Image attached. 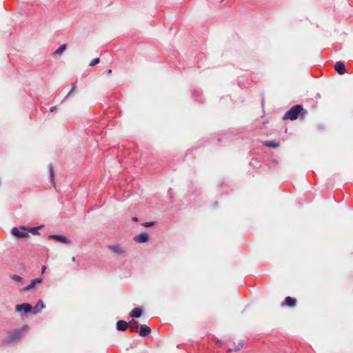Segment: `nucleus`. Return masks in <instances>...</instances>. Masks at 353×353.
Here are the masks:
<instances>
[{
    "label": "nucleus",
    "instance_id": "obj_27",
    "mask_svg": "<svg viewBox=\"0 0 353 353\" xmlns=\"http://www.w3.org/2000/svg\"><path fill=\"white\" fill-rule=\"evenodd\" d=\"M107 73L108 75H110L112 74V70L111 69H109L108 71H107Z\"/></svg>",
    "mask_w": 353,
    "mask_h": 353
},
{
    "label": "nucleus",
    "instance_id": "obj_25",
    "mask_svg": "<svg viewBox=\"0 0 353 353\" xmlns=\"http://www.w3.org/2000/svg\"><path fill=\"white\" fill-rule=\"evenodd\" d=\"M56 109H57L56 106H52V107L50 108V112H54Z\"/></svg>",
    "mask_w": 353,
    "mask_h": 353
},
{
    "label": "nucleus",
    "instance_id": "obj_21",
    "mask_svg": "<svg viewBox=\"0 0 353 353\" xmlns=\"http://www.w3.org/2000/svg\"><path fill=\"white\" fill-rule=\"evenodd\" d=\"M100 62V59L99 58H95L89 64V65L90 67H94L97 64H98Z\"/></svg>",
    "mask_w": 353,
    "mask_h": 353
},
{
    "label": "nucleus",
    "instance_id": "obj_26",
    "mask_svg": "<svg viewBox=\"0 0 353 353\" xmlns=\"http://www.w3.org/2000/svg\"><path fill=\"white\" fill-rule=\"evenodd\" d=\"M132 221H134V222H137V221H138V218H137V217H136V216H134V217H133V218L132 219Z\"/></svg>",
    "mask_w": 353,
    "mask_h": 353
},
{
    "label": "nucleus",
    "instance_id": "obj_5",
    "mask_svg": "<svg viewBox=\"0 0 353 353\" xmlns=\"http://www.w3.org/2000/svg\"><path fill=\"white\" fill-rule=\"evenodd\" d=\"M49 238L56 240V241L61 242L62 243H64V244L69 245V244H71V243H72V241L69 239H68L67 237H65V236H63V235L51 234L49 236Z\"/></svg>",
    "mask_w": 353,
    "mask_h": 353
},
{
    "label": "nucleus",
    "instance_id": "obj_8",
    "mask_svg": "<svg viewBox=\"0 0 353 353\" xmlns=\"http://www.w3.org/2000/svg\"><path fill=\"white\" fill-rule=\"evenodd\" d=\"M334 69L339 74H343L346 72L345 64L342 61H337L335 63Z\"/></svg>",
    "mask_w": 353,
    "mask_h": 353
},
{
    "label": "nucleus",
    "instance_id": "obj_4",
    "mask_svg": "<svg viewBox=\"0 0 353 353\" xmlns=\"http://www.w3.org/2000/svg\"><path fill=\"white\" fill-rule=\"evenodd\" d=\"M15 311L18 312H23L25 313H32V306L27 303L18 304L15 306Z\"/></svg>",
    "mask_w": 353,
    "mask_h": 353
},
{
    "label": "nucleus",
    "instance_id": "obj_3",
    "mask_svg": "<svg viewBox=\"0 0 353 353\" xmlns=\"http://www.w3.org/2000/svg\"><path fill=\"white\" fill-rule=\"evenodd\" d=\"M11 234L18 239H23L29 236L28 232L26 228H21V230H19L17 228H13L11 230Z\"/></svg>",
    "mask_w": 353,
    "mask_h": 353
},
{
    "label": "nucleus",
    "instance_id": "obj_23",
    "mask_svg": "<svg viewBox=\"0 0 353 353\" xmlns=\"http://www.w3.org/2000/svg\"><path fill=\"white\" fill-rule=\"evenodd\" d=\"M243 346V342H240V343H239V345L234 348V350L238 351V350H239L241 349V347H242Z\"/></svg>",
    "mask_w": 353,
    "mask_h": 353
},
{
    "label": "nucleus",
    "instance_id": "obj_11",
    "mask_svg": "<svg viewBox=\"0 0 353 353\" xmlns=\"http://www.w3.org/2000/svg\"><path fill=\"white\" fill-rule=\"evenodd\" d=\"M42 281H43V279L41 278H37V279L32 280L31 283L28 285H27L23 288V291L26 292V291H28V290L32 289L33 288H34V286L37 284L41 283Z\"/></svg>",
    "mask_w": 353,
    "mask_h": 353
},
{
    "label": "nucleus",
    "instance_id": "obj_10",
    "mask_svg": "<svg viewBox=\"0 0 353 353\" xmlns=\"http://www.w3.org/2000/svg\"><path fill=\"white\" fill-rule=\"evenodd\" d=\"M296 299L291 296H287L284 302L281 304L282 306L287 305L288 307H294L296 304Z\"/></svg>",
    "mask_w": 353,
    "mask_h": 353
},
{
    "label": "nucleus",
    "instance_id": "obj_22",
    "mask_svg": "<svg viewBox=\"0 0 353 353\" xmlns=\"http://www.w3.org/2000/svg\"><path fill=\"white\" fill-rule=\"evenodd\" d=\"M72 87L71 90H70V92L68 93V94H67L66 97H68L69 95H70V94H72V93L75 90V88H76V84H75V83H73L72 84Z\"/></svg>",
    "mask_w": 353,
    "mask_h": 353
},
{
    "label": "nucleus",
    "instance_id": "obj_6",
    "mask_svg": "<svg viewBox=\"0 0 353 353\" xmlns=\"http://www.w3.org/2000/svg\"><path fill=\"white\" fill-rule=\"evenodd\" d=\"M108 248L110 250H111L112 252H113L114 253H115L118 255H122L125 253V250L123 248V247H121L119 244L110 245H108Z\"/></svg>",
    "mask_w": 353,
    "mask_h": 353
},
{
    "label": "nucleus",
    "instance_id": "obj_15",
    "mask_svg": "<svg viewBox=\"0 0 353 353\" xmlns=\"http://www.w3.org/2000/svg\"><path fill=\"white\" fill-rule=\"evenodd\" d=\"M129 324L130 325V332H138V329L139 327V323L137 321H135L134 319H132L129 322Z\"/></svg>",
    "mask_w": 353,
    "mask_h": 353
},
{
    "label": "nucleus",
    "instance_id": "obj_31",
    "mask_svg": "<svg viewBox=\"0 0 353 353\" xmlns=\"http://www.w3.org/2000/svg\"><path fill=\"white\" fill-rule=\"evenodd\" d=\"M232 349H229V350H228V352H232Z\"/></svg>",
    "mask_w": 353,
    "mask_h": 353
},
{
    "label": "nucleus",
    "instance_id": "obj_14",
    "mask_svg": "<svg viewBox=\"0 0 353 353\" xmlns=\"http://www.w3.org/2000/svg\"><path fill=\"white\" fill-rule=\"evenodd\" d=\"M142 310L139 307L134 308L130 313V316L133 318H139L142 314Z\"/></svg>",
    "mask_w": 353,
    "mask_h": 353
},
{
    "label": "nucleus",
    "instance_id": "obj_28",
    "mask_svg": "<svg viewBox=\"0 0 353 353\" xmlns=\"http://www.w3.org/2000/svg\"><path fill=\"white\" fill-rule=\"evenodd\" d=\"M45 270H46V267H45V266H43V267H42V270H41V273H42V274H43V273H44V272H45Z\"/></svg>",
    "mask_w": 353,
    "mask_h": 353
},
{
    "label": "nucleus",
    "instance_id": "obj_9",
    "mask_svg": "<svg viewBox=\"0 0 353 353\" xmlns=\"http://www.w3.org/2000/svg\"><path fill=\"white\" fill-rule=\"evenodd\" d=\"M151 332V329L149 326L146 325H141L139 327V335L141 336H146L149 335Z\"/></svg>",
    "mask_w": 353,
    "mask_h": 353
},
{
    "label": "nucleus",
    "instance_id": "obj_12",
    "mask_svg": "<svg viewBox=\"0 0 353 353\" xmlns=\"http://www.w3.org/2000/svg\"><path fill=\"white\" fill-rule=\"evenodd\" d=\"M44 307V303L41 300H39L37 305L34 307H32V313L34 314H37L41 312V310Z\"/></svg>",
    "mask_w": 353,
    "mask_h": 353
},
{
    "label": "nucleus",
    "instance_id": "obj_20",
    "mask_svg": "<svg viewBox=\"0 0 353 353\" xmlns=\"http://www.w3.org/2000/svg\"><path fill=\"white\" fill-rule=\"evenodd\" d=\"M11 278L12 280H14V281H17V282H21L23 281V278L17 274L11 275Z\"/></svg>",
    "mask_w": 353,
    "mask_h": 353
},
{
    "label": "nucleus",
    "instance_id": "obj_30",
    "mask_svg": "<svg viewBox=\"0 0 353 353\" xmlns=\"http://www.w3.org/2000/svg\"><path fill=\"white\" fill-rule=\"evenodd\" d=\"M75 260H76V259H75V257H74V256H73V257L72 258V261L73 262H74V261H75Z\"/></svg>",
    "mask_w": 353,
    "mask_h": 353
},
{
    "label": "nucleus",
    "instance_id": "obj_24",
    "mask_svg": "<svg viewBox=\"0 0 353 353\" xmlns=\"http://www.w3.org/2000/svg\"><path fill=\"white\" fill-rule=\"evenodd\" d=\"M153 225H154V222H145V223H143V225L145 227H150Z\"/></svg>",
    "mask_w": 353,
    "mask_h": 353
},
{
    "label": "nucleus",
    "instance_id": "obj_19",
    "mask_svg": "<svg viewBox=\"0 0 353 353\" xmlns=\"http://www.w3.org/2000/svg\"><path fill=\"white\" fill-rule=\"evenodd\" d=\"M48 168H49V171H50V179H51V181L54 183V171H53V167H52V164H50L48 165Z\"/></svg>",
    "mask_w": 353,
    "mask_h": 353
},
{
    "label": "nucleus",
    "instance_id": "obj_2",
    "mask_svg": "<svg viewBox=\"0 0 353 353\" xmlns=\"http://www.w3.org/2000/svg\"><path fill=\"white\" fill-rule=\"evenodd\" d=\"M28 329V325H24L21 329H16L12 332H11L8 336L3 341V343L8 344L14 342L19 341L23 335V333L27 331Z\"/></svg>",
    "mask_w": 353,
    "mask_h": 353
},
{
    "label": "nucleus",
    "instance_id": "obj_13",
    "mask_svg": "<svg viewBox=\"0 0 353 353\" xmlns=\"http://www.w3.org/2000/svg\"><path fill=\"white\" fill-rule=\"evenodd\" d=\"M128 323L125 321L120 320L117 323V329L119 331H125L128 328Z\"/></svg>",
    "mask_w": 353,
    "mask_h": 353
},
{
    "label": "nucleus",
    "instance_id": "obj_18",
    "mask_svg": "<svg viewBox=\"0 0 353 353\" xmlns=\"http://www.w3.org/2000/svg\"><path fill=\"white\" fill-rule=\"evenodd\" d=\"M42 228V226H39V227H34V228H30L29 229V232H31L32 234L34 235H37L39 234V230Z\"/></svg>",
    "mask_w": 353,
    "mask_h": 353
},
{
    "label": "nucleus",
    "instance_id": "obj_29",
    "mask_svg": "<svg viewBox=\"0 0 353 353\" xmlns=\"http://www.w3.org/2000/svg\"><path fill=\"white\" fill-rule=\"evenodd\" d=\"M216 343H221V341H220L219 339H216Z\"/></svg>",
    "mask_w": 353,
    "mask_h": 353
},
{
    "label": "nucleus",
    "instance_id": "obj_17",
    "mask_svg": "<svg viewBox=\"0 0 353 353\" xmlns=\"http://www.w3.org/2000/svg\"><path fill=\"white\" fill-rule=\"evenodd\" d=\"M263 145L272 148H276L279 147V144L276 143L275 141H266L263 143Z\"/></svg>",
    "mask_w": 353,
    "mask_h": 353
},
{
    "label": "nucleus",
    "instance_id": "obj_1",
    "mask_svg": "<svg viewBox=\"0 0 353 353\" xmlns=\"http://www.w3.org/2000/svg\"><path fill=\"white\" fill-rule=\"evenodd\" d=\"M307 114L301 105H295L292 106L284 115L283 119L295 120L299 116L303 117Z\"/></svg>",
    "mask_w": 353,
    "mask_h": 353
},
{
    "label": "nucleus",
    "instance_id": "obj_7",
    "mask_svg": "<svg viewBox=\"0 0 353 353\" xmlns=\"http://www.w3.org/2000/svg\"><path fill=\"white\" fill-rule=\"evenodd\" d=\"M149 240V235L146 232H141L134 237V241L137 243H145Z\"/></svg>",
    "mask_w": 353,
    "mask_h": 353
},
{
    "label": "nucleus",
    "instance_id": "obj_16",
    "mask_svg": "<svg viewBox=\"0 0 353 353\" xmlns=\"http://www.w3.org/2000/svg\"><path fill=\"white\" fill-rule=\"evenodd\" d=\"M67 47L66 43L62 44L54 51V55H61L67 49Z\"/></svg>",
    "mask_w": 353,
    "mask_h": 353
}]
</instances>
